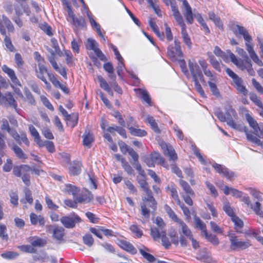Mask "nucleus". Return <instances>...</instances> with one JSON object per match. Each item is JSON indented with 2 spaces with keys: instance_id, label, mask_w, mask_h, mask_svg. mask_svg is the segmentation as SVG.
Returning <instances> with one entry per match:
<instances>
[{
  "instance_id": "obj_1",
  "label": "nucleus",
  "mask_w": 263,
  "mask_h": 263,
  "mask_svg": "<svg viewBox=\"0 0 263 263\" xmlns=\"http://www.w3.org/2000/svg\"><path fill=\"white\" fill-rule=\"evenodd\" d=\"M147 197L142 198V202L141 204V214L145 218H149L150 216V211L148 208H151L154 211L157 208V201L153 196L152 192L149 194H146Z\"/></svg>"
},
{
  "instance_id": "obj_2",
  "label": "nucleus",
  "mask_w": 263,
  "mask_h": 263,
  "mask_svg": "<svg viewBox=\"0 0 263 263\" xmlns=\"http://www.w3.org/2000/svg\"><path fill=\"white\" fill-rule=\"evenodd\" d=\"M227 124L232 128L239 131H244L246 134L247 139L256 145L260 146H263V143L257 137L248 131V129L242 124L235 123L233 120L228 119Z\"/></svg>"
},
{
  "instance_id": "obj_3",
  "label": "nucleus",
  "mask_w": 263,
  "mask_h": 263,
  "mask_svg": "<svg viewBox=\"0 0 263 263\" xmlns=\"http://www.w3.org/2000/svg\"><path fill=\"white\" fill-rule=\"evenodd\" d=\"M174 17L177 22V24L181 28V34L184 43L187 46V48L191 49L192 48V43L189 34L186 30V26L184 23L183 17L181 15L179 10L174 9Z\"/></svg>"
},
{
  "instance_id": "obj_4",
  "label": "nucleus",
  "mask_w": 263,
  "mask_h": 263,
  "mask_svg": "<svg viewBox=\"0 0 263 263\" xmlns=\"http://www.w3.org/2000/svg\"><path fill=\"white\" fill-rule=\"evenodd\" d=\"M226 71L228 75L230 77L234 82V86L240 93L244 96L247 95L248 91L243 85V81L242 79L238 77L235 73H234L230 68H227Z\"/></svg>"
},
{
  "instance_id": "obj_5",
  "label": "nucleus",
  "mask_w": 263,
  "mask_h": 263,
  "mask_svg": "<svg viewBox=\"0 0 263 263\" xmlns=\"http://www.w3.org/2000/svg\"><path fill=\"white\" fill-rule=\"evenodd\" d=\"M228 236L230 242V248L232 250H244L250 246L249 241H241L237 236L232 234H228Z\"/></svg>"
},
{
  "instance_id": "obj_6",
  "label": "nucleus",
  "mask_w": 263,
  "mask_h": 263,
  "mask_svg": "<svg viewBox=\"0 0 263 263\" xmlns=\"http://www.w3.org/2000/svg\"><path fill=\"white\" fill-rule=\"evenodd\" d=\"M61 222L67 229H72L77 223L81 222V218L77 214H72L69 216H63L60 219Z\"/></svg>"
},
{
  "instance_id": "obj_7",
  "label": "nucleus",
  "mask_w": 263,
  "mask_h": 263,
  "mask_svg": "<svg viewBox=\"0 0 263 263\" xmlns=\"http://www.w3.org/2000/svg\"><path fill=\"white\" fill-rule=\"evenodd\" d=\"M190 71L192 75L194 80H199L202 83H204L203 75L199 66L194 60H189L188 61Z\"/></svg>"
},
{
  "instance_id": "obj_8",
  "label": "nucleus",
  "mask_w": 263,
  "mask_h": 263,
  "mask_svg": "<svg viewBox=\"0 0 263 263\" xmlns=\"http://www.w3.org/2000/svg\"><path fill=\"white\" fill-rule=\"evenodd\" d=\"M0 104L3 106L12 107L15 109H16L17 107V102L10 92L2 94L0 92Z\"/></svg>"
},
{
  "instance_id": "obj_9",
  "label": "nucleus",
  "mask_w": 263,
  "mask_h": 263,
  "mask_svg": "<svg viewBox=\"0 0 263 263\" xmlns=\"http://www.w3.org/2000/svg\"><path fill=\"white\" fill-rule=\"evenodd\" d=\"M12 32L14 31V27L9 19L5 15H0V32L3 35H6V30Z\"/></svg>"
},
{
  "instance_id": "obj_10",
  "label": "nucleus",
  "mask_w": 263,
  "mask_h": 263,
  "mask_svg": "<svg viewBox=\"0 0 263 263\" xmlns=\"http://www.w3.org/2000/svg\"><path fill=\"white\" fill-rule=\"evenodd\" d=\"M8 133L19 145L23 142L26 145H29L30 142L25 133L22 132L19 134L15 129L12 128Z\"/></svg>"
},
{
  "instance_id": "obj_11",
  "label": "nucleus",
  "mask_w": 263,
  "mask_h": 263,
  "mask_svg": "<svg viewBox=\"0 0 263 263\" xmlns=\"http://www.w3.org/2000/svg\"><path fill=\"white\" fill-rule=\"evenodd\" d=\"M160 145L163 149L164 155L169 157L170 160L175 161L177 159V155L172 146H168L164 141H161Z\"/></svg>"
},
{
  "instance_id": "obj_12",
  "label": "nucleus",
  "mask_w": 263,
  "mask_h": 263,
  "mask_svg": "<svg viewBox=\"0 0 263 263\" xmlns=\"http://www.w3.org/2000/svg\"><path fill=\"white\" fill-rule=\"evenodd\" d=\"M51 56L49 57L48 60L52 66L53 68L61 74L65 79H67V72L65 68L63 66H59L57 63L54 60V51L51 49L50 51Z\"/></svg>"
},
{
  "instance_id": "obj_13",
  "label": "nucleus",
  "mask_w": 263,
  "mask_h": 263,
  "mask_svg": "<svg viewBox=\"0 0 263 263\" xmlns=\"http://www.w3.org/2000/svg\"><path fill=\"white\" fill-rule=\"evenodd\" d=\"M68 14L69 17L71 18L72 23L75 27L82 29L86 26V22L83 17L76 16L72 10H70Z\"/></svg>"
},
{
  "instance_id": "obj_14",
  "label": "nucleus",
  "mask_w": 263,
  "mask_h": 263,
  "mask_svg": "<svg viewBox=\"0 0 263 263\" xmlns=\"http://www.w3.org/2000/svg\"><path fill=\"white\" fill-rule=\"evenodd\" d=\"M167 54L171 57H175L176 56L180 57L182 55V53L181 50L180 42L175 39L174 40V46H169L167 48Z\"/></svg>"
},
{
  "instance_id": "obj_15",
  "label": "nucleus",
  "mask_w": 263,
  "mask_h": 263,
  "mask_svg": "<svg viewBox=\"0 0 263 263\" xmlns=\"http://www.w3.org/2000/svg\"><path fill=\"white\" fill-rule=\"evenodd\" d=\"M242 201L246 204L250 206L253 209L255 213L261 217H263V211L260 210L261 204L258 201H256L254 205L251 203L250 198L248 196H243Z\"/></svg>"
},
{
  "instance_id": "obj_16",
  "label": "nucleus",
  "mask_w": 263,
  "mask_h": 263,
  "mask_svg": "<svg viewBox=\"0 0 263 263\" xmlns=\"http://www.w3.org/2000/svg\"><path fill=\"white\" fill-rule=\"evenodd\" d=\"M212 166L219 174L222 175L229 179L234 176V173L229 172L228 169L224 166L216 163H214Z\"/></svg>"
},
{
  "instance_id": "obj_17",
  "label": "nucleus",
  "mask_w": 263,
  "mask_h": 263,
  "mask_svg": "<svg viewBox=\"0 0 263 263\" xmlns=\"http://www.w3.org/2000/svg\"><path fill=\"white\" fill-rule=\"evenodd\" d=\"M27 241L34 248V247H43L47 243V241L45 239L40 238L38 236H30L27 238Z\"/></svg>"
},
{
  "instance_id": "obj_18",
  "label": "nucleus",
  "mask_w": 263,
  "mask_h": 263,
  "mask_svg": "<svg viewBox=\"0 0 263 263\" xmlns=\"http://www.w3.org/2000/svg\"><path fill=\"white\" fill-rule=\"evenodd\" d=\"M39 70H35L36 77L45 83L47 87L50 86V84L47 81L44 74L47 73V69L44 64L41 62L38 63Z\"/></svg>"
},
{
  "instance_id": "obj_19",
  "label": "nucleus",
  "mask_w": 263,
  "mask_h": 263,
  "mask_svg": "<svg viewBox=\"0 0 263 263\" xmlns=\"http://www.w3.org/2000/svg\"><path fill=\"white\" fill-rule=\"evenodd\" d=\"M2 70L7 74L9 77L11 81L16 85L21 86V84L16 77L14 71L8 67L7 65H4L2 67Z\"/></svg>"
},
{
  "instance_id": "obj_20",
  "label": "nucleus",
  "mask_w": 263,
  "mask_h": 263,
  "mask_svg": "<svg viewBox=\"0 0 263 263\" xmlns=\"http://www.w3.org/2000/svg\"><path fill=\"white\" fill-rule=\"evenodd\" d=\"M246 118L250 126L253 129V133L255 135H258V132L261 130V125H259L256 121L249 114L246 115Z\"/></svg>"
},
{
  "instance_id": "obj_21",
  "label": "nucleus",
  "mask_w": 263,
  "mask_h": 263,
  "mask_svg": "<svg viewBox=\"0 0 263 263\" xmlns=\"http://www.w3.org/2000/svg\"><path fill=\"white\" fill-rule=\"evenodd\" d=\"M118 244L121 248L132 254H135L137 253V250L136 248L129 242L121 240H119Z\"/></svg>"
},
{
  "instance_id": "obj_22",
  "label": "nucleus",
  "mask_w": 263,
  "mask_h": 263,
  "mask_svg": "<svg viewBox=\"0 0 263 263\" xmlns=\"http://www.w3.org/2000/svg\"><path fill=\"white\" fill-rule=\"evenodd\" d=\"M233 29L235 33L238 32L239 34L243 35L244 39L247 42H250L252 41L251 36L249 34L248 31L243 27L236 25L234 26Z\"/></svg>"
},
{
  "instance_id": "obj_23",
  "label": "nucleus",
  "mask_w": 263,
  "mask_h": 263,
  "mask_svg": "<svg viewBox=\"0 0 263 263\" xmlns=\"http://www.w3.org/2000/svg\"><path fill=\"white\" fill-rule=\"evenodd\" d=\"M93 198V196L92 194L88 190H86L85 193L82 194L79 197H77L76 200L79 203H88L91 201Z\"/></svg>"
},
{
  "instance_id": "obj_24",
  "label": "nucleus",
  "mask_w": 263,
  "mask_h": 263,
  "mask_svg": "<svg viewBox=\"0 0 263 263\" xmlns=\"http://www.w3.org/2000/svg\"><path fill=\"white\" fill-rule=\"evenodd\" d=\"M30 218L31 223L33 225H36L38 223L41 226L45 225V220L41 215L37 216L34 213H31L30 215Z\"/></svg>"
},
{
  "instance_id": "obj_25",
  "label": "nucleus",
  "mask_w": 263,
  "mask_h": 263,
  "mask_svg": "<svg viewBox=\"0 0 263 263\" xmlns=\"http://www.w3.org/2000/svg\"><path fill=\"white\" fill-rule=\"evenodd\" d=\"M151 158L154 163L160 164L164 167H166L165 164V159L161 156V155L158 152H154L151 155Z\"/></svg>"
},
{
  "instance_id": "obj_26",
  "label": "nucleus",
  "mask_w": 263,
  "mask_h": 263,
  "mask_svg": "<svg viewBox=\"0 0 263 263\" xmlns=\"http://www.w3.org/2000/svg\"><path fill=\"white\" fill-rule=\"evenodd\" d=\"M178 223L181 227V232L183 235V236H185L187 239L192 238L193 234L187 226L182 220Z\"/></svg>"
},
{
  "instance_id": "obj_27",
  "label": "nucleus",
  "mask_w": 263,
  "mask_h": 263,
  "mask_svg": "<svg viewBox=\"0 0 263 263\" xmlns=\"http://www.w3.org/2000/svg\"><path fill=\"white\" fill-rule=\"evenodd\" d=\"M81 163L79 162H73L69 167L70 174L73 176L79 175L81 171Z\"/></svg>"
},
{
  "instance_id": "obj_28",
  "label": "nucleus",
  "mask_w": 263,
  "mask_h": 263,
  "mask_svg": "<svg viewBox=\"0 0 263 263\" xmlns=\"http://www.w3.org/2000/svg\"><path fill=\"white\" fill-rule=\"evenodd\" d=\"M135 91L138 93L141 96V98L149 105H151V99L147 91L141 88L134 89Z\"/></svg>"
},
{
  "instance_id": "obj_29",
  "label": "nucleus",
  "mask_w": 263,
  "mask_h": 263,
  "mask_svg": "<svg viewBox=\"0 0 263 263\" xmlns=\"http://www.w3.org/2000/svg\"><path fill=\"white\" fill-rule=\"evenodd\" d=\"M107 130L112 134L115 131H116L124 138H127L126 130L122 127L118 126H115L114 127L109 126L107 129Z\"/></svg>"
},
{
  "instance_id": "obj_30",
  "label": "nucleus",
  "mask_w": 263,
  "mask_h": 263,
  "mask_svg": "<svg viewBox=\"0 0 263 263\" xmlns=\"http://www.w3.org/2000/svg\"><path fill=\"white\" fill-rule=\"evenodd\" d=\"M137 180L139 184L140 187L143 189L144 192L146 194H149L151 193V191L149 188L148 184L147 182L145 180L144 178H140L138 176L137 177Z\"/></svg>"
},
{
  "instance_id": "obj_31",
  "label": "nucleus",
  "mask_w": 263,
  "mask_h": 263,
  "mask_svg": "<svg viewBox=\"0 0 263 263\" xmlns=\"http://www.w3.org/2000/svg\"><path fill=\"white\" fill-rule=\"evenodd\" d=\"M165 230H160L157 228H151V235L154 240H157L162 236V232H165Z\"/></svg>"
},
{
  "instance_id": "obj_32",
  "label": "nucleus",
  "mask_w": 263,
  "mask_h": 263,
  "mask_svg": "<svg viewBox=\"0 0 263 263\" xmlns=\"http://www.w3.org/2000/svg\"><path fill=\"white\" fill-rule=\"evenodd\" d=\"M130 134L134 136L144 137L147 135L145 130L141 129L136 128L133 127L127 126Z\"/></svg>"
},
{
  "instance_id": "obj_33",
  "label": "nucleus",
  "mask_w": 263,
  "mask_h": 263,
  "mask_svg": "<svg viewBox=\"0 0 263 263\" xmlns=\"http://www.w3.org/2000/svg\"><path fill=\"white\" fill-rule=\"evenodd\" d=\"M64 236V229L63 227H57L53 229V237L57 240H61Z\"/></svg>"
},
{
  "instance_id": "obj_34",
  "label": "nucleus",
  "mask_w": 263,
  "mask_h": 263,
  "mask_svg": "<svg viewBox=\"0 0 263 263\" xmlns=\"http://www.w3.org/2000/svg\"><path fill=\"white\" fill-rule=\"evenodd\" d=\"M179 184L182 187L184 192L189 195L193 196L195 195L194 192L191 189L189 184L187 182L183 180H180Z\"/></svg>"
},
{
  "instance_id": "obj_35",
  "label": "nucleus",
  "mask_w": 263,
  "mask_h": 263,
  "mask_svg": "<svg viewBox=\"0 0 263 263\" xmlns=\"http://www.w3.org/2000/svg\"><path fill=\"white\" fill-rule=\"evenodd\" d=\"M249 42L246 43V47L247 50L250 54V57L251 59L256 63H258L260 61L258 56L255 53V51L253 50L252 46L248 43Z\"/></svg>"
},
{
  "instance_id": "obj_36",
  "label": "nucleus",
  "mask_w": 263,
  "mask_h": 263,
  "mask_svg": "<svg viewBox=\"0 0 263 263\" xmlns=\"http://www.w3.org/2000/svg\"><path fill=\"white\" fill-rule=\"evenodd\" d=\"M97 78L98 81L100 83V87L106 90L107 92L110 93L111 91V88L106 80L101 75L98 76Z\"/></svg>"
},
{
  "instance_id": "obj_37",
  "label": "nucleus",
  "mask_w": 263,
  "mask_h": 263,
  "mask_svg": "<svg viewBox=\"0 0 263 263\" xmlns=\"http://www.w3.org/2000/svg\"><path fill=\"white\" fill-rule=\"evenodd\" d=\"M194 219L196 227L201 230L204 234L205 233L207 232L205 224L196 216L194 217Z\"/></svg>"
},
{
  "instance_id": "obj_38",
  "label": "nucleus",
  "mask_w": 263,
  "mask_h": 263,
  "mask_svg": "<svg viewBox=\"0 0 263 263\" xmlns=\"http://www.w3.org/2000/svg\"><path fill=\"white\" fill-rule=\"evenodd\" d=\"M206 239L214 246H218L219 243V241L218 237L212 234H208L206 232L204 234Z\"/></svg>"
},
{
  "instance_id": "obj_39",
  "label": "nucleus",
  "mask_w": 263,
  "mask_h": 263,
  "mask_svg": "<svg viewBox=\"0 0 263 263\" xmlns=\"http://www.w3.org/2000/svg\"><path fill=\"white\" fill-rule=\"evenodd\" d=\"M65 191L68 193L71 194L73 196H76L79 193L80 190L75 185L67 184L65 185Z\"/></svg>"
},
{
  "instance_id": "obj_40",
  "label": "nucleus",
  "mask_w": 263,
  "mask_h": 263,
  "mask_svg": "<svg viewBox=\"0 0 263 263\" xmlns=\"http://www.w3.org/2000/svg\"><path fill=\"white\" fill-rule=\"evenodd\" d=\"M12 149L18 158L24 159L27 158L26 155L23 152L22 149L17 145H14L12 147Z\"/></svg>"
},
{
  "instance_id": "obj_41",
  "label": "nucleus",
  "mask_w": 263,
  "mask_h": 263,
  "mask_svg": "<svg viewBox=\"0 0 263 263\" xmlns=\"http://www.w3.org/2000/svg\"><path fill=\"white\" fill-rule=\"evenodd\" d=\"M19 255L18 253L13 251H7L1 254V256L7 259H14Z\"/></svg>"
},
{
  "instance_id": "obj_42",
  "label": "nucleus",
  "mask_w": 263,
  "mask_h": 263,
  "mask_svg": "<svg viewBox=\"0 0 263 263\" xmlns=\"http://www.w3.org/2000/svg\"><path fill=\"white\" fill-rule=\"evenodd\" d=\"M86 133V132L85 133ZM83 144L85 146L90 147L91 143L93 141V136L91 134L88 133L83 136Z\"/></svg>"
},
{
  "instance_id": "obj_43",
  "label": "nucleus",
  "mask_w": 263,
  "mask_h": 263,
  "mask_svg": "<svg viewBox=\"0 0 263 263\" xmlns=\"http://www.w3.org/2000/svg\"><path fill=\"white\" fill-rule=\"evenodd\" d=\"M231 219L233 222L234 223L235 226V229L237 232H240V231H239V229H241L243 227V221L236 215L233 216Z\"/></svg>"
},
{
  "instance_id": "obj_44",
  "label": "nucleus",
  "mask_w": 263,
  "mask_h": 263,
  "mask_svg": "<svg viewBox=\"0 0 263 263\" xmlns=\"http://www.w3.org/2000/svg\"><path fill=\"white\" fill-rule=\"evenodd\" d=\"M83 241L88 247H91L94 243V239L90 234H86L83 237Z\"/></svg>"
},
{
  "instance_id": "obj_45",
  "label": "nucleus",
  "mask_w": 263,
  "mask_h": 263,
  "mask_svg": "<svg viewBox=\"0 0 263 263\" xmlns=\"http://www.w3.org/2000/svg\"><path fill=\"white\" fill-rule=\"evenodd\" d=\"M147 121L151 125L152 128L156 133L159 134L160 133V130L158 128L157 124L153 117L148 116L147 117Z\"/></svg>"
},
{
  "instance_id": "obj_46",
  "label": "nucleus",
  "mask_w": 263,
  "mask_h": 263,
  "mask_svg": "<svg viewBox=\"0 0 263 263\" xmlns=\"http://www.w3.org/2000/svg\"><path fill=\"white\" fill-rule=\"evenodd\" d=\"M18 248L22 251L26 253H35L36 252V249L31 245H22Z\"/></svg>"
},
{
  "instance_id": "obj_47",
  "label": "nucleus",
  "mask_w": 263,
  "mask_h": 263,
  "mask_svg": "<svg viewBox=\"0 0 263 263\" xmlns=\"http://www.w3.org/2000/svg\"><path fill=\"white\" fill-rule=\"evenodd\" d=\"M139 252L143 257L149 262H154L156 260L155 257L152 254L147 253L144 249H139Z\"/></svg>"
},
{
  "instance_id": "obj_48",
  "label": "nucleus",
  "mask_w": 263,
  "mask_h": 263,
  "mask_svg": "<svg viewBox=\"0 0 263 263\" xmlns=\"http://www.w3.org/2000/svg\"><path fill=\"white\" fill-rule=\"evenodd\" d=\"M86 47L87 49L95 50L98 49V44L95 40L92 39H88L86 44Z\"/></svg>"
},
{
  "instance_id": "obj_49",
  "label": "nucleus",
  "mask_w": 263,
  "mask_h": 263,
  "mask_svg": "<svg viewBox=\"0 0 263 263\" xmlns=\"http://www.w3.org/2000/svg\"><path fill=\"white\" fill-rule=\"evenodd\" d=\"M166 211L170 217L175 222L178 223L181 219L178 218L175 212L168 205H166Z\"/></svg>"
},
{
  "instance_id": "obj_50",
  "label": "nucleus",
  "mask_w": 263,
  "mask_h": 263,
  "mask_svg": "<svg viewBox=\"0 0 263 263\" xmlns=\"http://www.w3.org/2000/svg\"><path fill=\"white\" fill-rule=\"evenodd\" d=\"M24 193L25 194V198L26 202L30 204H32L33 199L31 191L28 188L26 187L24 190Z\"/></svg>"
},
{
  "instance_id": "obj_51",
  "label": "nucleus",
  "mask_w": 263,
  "mask_h": 263,
  "mask_svg": "<svg viewBox=\"0 0 263 263\" xmlns=\"http://www.w3.org/2000/svg\"><path fill=\"white\" fill-rule=\"evenodd\" d=\"M5 36V37L4 41L6 47L10 52L15 51V49L12 44L10 38L6 35Z\"/></svg>"
},
{
  "instance_id": "obj_52",
  "label": "nucleus",
  "mask_w": 263,
  "mask_h": 263,
  "mask_svg": "<svg viewBox=\"0 0 263 263\" xmlns=\"http://www.w3.org/2000/svg\"><path fill=\"white\" fill-rule=\"evenodd\" d=\"M166 190L170 192L171 196L174 199L178 197L176 187L174 184L168 185L166 187Z\"/></svg>"
},
{
  "instance_id": "obj_53",
  "label": "nucleus",
  "mask_w": 263,
  "mask_h": 263,
  "mask_svg": "<svg viewBox=\"0 0 263 263\" xmlns=\"http://www.w3.org/2000/svg\"><path fill=\"white\" fill-rule=\"evenodd\" d=\"M122 165L124 170L130 175L134 174V171L131 167V166L128 164V163L126 161L125 159H122Z\"/></svg>"
},
{
  "instance_id": "obj_54",
  "label": "nucleus",
  "mask_w": 263,
  "mask_h": 263,
  "mask_svg": "<svg viewBox=\"0 0 263 263\" xmlns=\"http://www.w3.org/2000/svg\"><path fill=\"white\" fill-rule=\"evenodd\" d=\"M208 83L213 95L216 97L220 96V92L217 87L215 83L212 82L211 81H208Z\"/></svg>"
},
{
  "instance_id": "obj_55",
  "label": "nucleus",
  "mask_w": 263,
  "mask_h": 263,
  "mask_svg": "<svg viewBox=\"0 0 263 263\" xmlns=\"http://www.w3.org/2000/svg\"><path fill=\"white\" fill-rule=\"evenodd\" d=\"M195 83V87L196 91L203 98H205L206 96L203 90L201 85L199 83V80H194Z\"/></svg>"
},
{
  "instance_id": "obj_56",
  "label": "nucleus",
  "mask_w": 263,
  "mask_h": 263,
  "mask_svg": "<svg viewBox=\"0 0 263 263\" xmlns=\"http://www.w3.org/2000/svg\"><path fill=\"white\" fill-rule=\"evenodd\" d=\"M24 93L28 102L31 104H34L35 103V99L28 88L25 87L24 88Z\"/></svg>"
},
{
  "instance_id": "obj_57",
  "label": "nucleus",
  "mask_w": 263,
  "mask_h": 263,
  "mask_svg": "<svg viewBox=\"0 0 263 263\" xmlns=\"http://www.w3.org/2000/svg\"><path fill=\"white\" fill-rule=\"evenodd\" d=\"M7 227L4 224H0V237L2 239L7 240L8 239V235L6 233Z\"/></svg>"
},
{
  "instance_id": "obj_58",
  "label": "nucleus",
  "mask_w": 263,
  "mask_h": 263,
  "mask_svg": "<svg viewBox=\"0 0 263 263\" xmlns=\"http://www.w3.org/2000/svg\"><path fill=\"white\" fill-rule=\"evenodd\" d=\"M205 183L207 188L210 190L211 194L214 197H217L218 194L215 186L208 181H206Z\"/></svg>"
},
{
  "instance_id": "obj_59",
  "label": "nucleus",
  "mask_w": 263,
  "mask_h": 263,
  "mask_svg": "<svg viewBox=\"0 0 263 263\" xmlns=\"http://www.w3.org/2000/svg\"><path fill=\"white\" fill-rule=\"evenodd\" d=\"M210 62L214 69L219 72L221 71L220 64L214 56L210 57Z\"/></svg>"
},
{
  "instance_id": "obj_60",
  "label": "nucleus",
  "mask_w": 263,
  "mask_h": 263,
  "mask_svg": "<svg viewBox=\"0 0 263 263\" xmlns=\"http://www.w3.org/2000/svg\"><path fill=\"white\" fill-rule=\"evenodd\" d=\"M118 144L121 151L124 154L128 153L130 149V147H129L124 142L122 141H119L118 142Z\"/></svg>"
},
{
  "instance_id": "obj_61",
  "label": "nucleus",
  "mask_w": 263,
  "mask_h": 263,
  "mask_svg": "<svg viewBox=\"0 0 263 263\" xmlns=\"http://www.w3.org/2000/svg\"><path fill=\"white\" fill-rule=\"evenodd\" d=\"M214 53L215 55L220 57L224 61L228 60L227 56H226L224 52H223L218 46H216L214 50Z\"/></svg>"
},
{
  "instance_id": "obj_62",
  "label": "nucleus",
  "mask_w": 263,
  "mask_h": 263,
  "mask_svg": "<svg viewBox=\"0 0 263 263\" xmlns=\"http://www.w3.org/2000/svg\"><path fill=\"white\" fill-rule=\"evenodd\" d=\"M223 210L231 218L235 215L229 202H226L224 203L223 206Z\"/></svg>"
},
{
  "instance_id": "obj_63",
  "label": "nucleus",
  "mask_w": 263,
  "mask_h": 263,
  "mask_svg": "<svg viewBox=\"0 0 263 263\" xmlns=\"http://www.w3.org/2000/svg\"><path fill=\"white\" fill-rule=\"evenodd\" d=\"M10 202L14 206L18 205V196L15 192H10Z\"/></svg>"
},
{
  "instance_id": "obj_64",
  "label": "nucleus",
  "mask_w": 263,
  "mask_h": 263,
  "mask_svg": "<svg viewBox=\"0 0 263 263\" xmlns=\"http://www.w3.org/2000/svg\"><path fill=\"white\" fill-rule=\"evenodd\" d=\"M14 59L17 67L18 68H22L24 64V61L22 59L21 55L18 53H15Z\"/></svg>"
}]
</instances>
